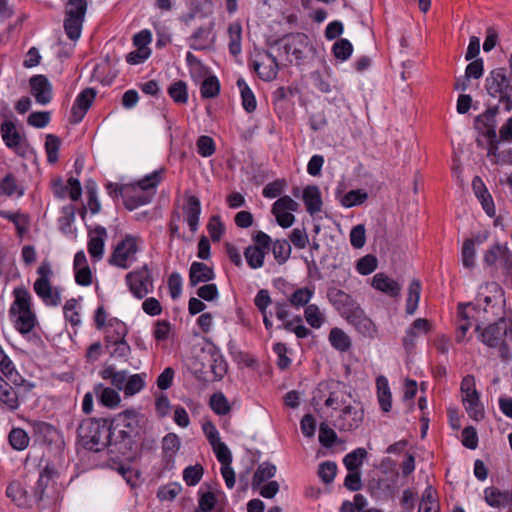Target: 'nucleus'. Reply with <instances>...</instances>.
<instances>
[{
  "mask_svg": "<svg viewBox=\"0 0 512 512\" xmlns=\"http://www.w3.org/2000/svg\"><path fill=\"white\" fill-rule=\"evenodd\" d=\"M203 476L201 465L188 466L183 471V479L188 486L197 485Z\"/></svg>",
  "mask_w": 512,
  "mask_h": 512,
  "instance_id": "64",
  "label": "nucleus"
},
{
  "mask_svg": "<svg viewBox=\"0 0 512 512\" xmlns=\"http://www.w3.org/2000/svg\"><path fill=\"white\" fill-rule=\"evenodd\" d=\"M88 0H68L65 6V15L85 17Z\"/></svg>",
  "mask_w": 512,
  "mask_h": 512,
  "instance_id": "63",
  "label": "nucleus"
},
{
  "mask_svg": "<svg viewBox=\"0 0 512 512\" xmlns=\"http://www.w3.org/2000/svg\"><path fill=\"white\" fill-rule=\"evenodd\" d=\"M180 446V439L175 433H168L162 440L163 453L167 458H173Z\"/></svg>",
  "mask_w": 512,
  "mask_h": 512,
  "instance_id": "56",
  "label": "nucleus"
},
{
  "mask_svg": "<svg viewBox=\"0 0 512 512\" xmlns=\"http://www.w3.org/2000/svg\"><path fill=\"white\" fill-rule=\"evenodd\" d=\"M0 401L9 410L14 411L19 407V400L13 387L0 376Z\"/></svg>",
  "mask_w": 512,
  "mask_h": 512,
  "instance_id": "37",
  "label": "nucleus"
},
{
  "mask_svg": "<svg viewBox=\"0 0 512 512\" xmlns=\"http://www.w3.org/2000/svg\"><path fill=\"white\" fill-rule=\"evenodd\" d=\"M110 356L117 360L127 362L131 354V347L126 340L114 341L105 344Z\"/></svg>",
  "mask_w": 512,
  "mask_h": 512,
  "instance_id": "45",
  "label": "nucleus"
},
{
  "mask_svg": "<svg viewBox=\"0 0 512 512\" xmlns=\"http://www.w3.org/2000/svg\"><path fill=\"white\" fill-rule=\"evenodd\" d=\"M73 270L75 282L80 286H89L92 284V272L88 264L87 257L83 250L78 251L74 256Z\"/></svg>",
  "mask_w": 512,
  "mask_h": 512,
  "instance_id": "22",
  "label": "nucleus"
},
{
  "mask_svg": "<svg viewBox=\"0 0 512 512\" xmlns=\"http://www.w3.org/2000/svg\"><path fill=\"white\" fill-rule=\"evenodd\" d=\"M53 482V471L45 468L39 475L35 486V497L38 500H42L46 494V490L49 488L51 483Z\"/></svg>",
  "mask_w": 512,
  "mask_h": 512,
  "instance_id": "53",
  "label": "nucleus"
},
{
  "mask_svg": "<svg viewBox=\"0 0 512 512\" xmlns=\"http://www.w3.org/2000/svg\"><path fill=\"white\" fill-rule=\"evenodd\" d=\"M309 44V38L304 33H292L285 36L279 42V49L283 50L287 61L299 62L304 58L305 51Z\"/></svg>",
  "mask_w": 512,
  "mask_h": 512,
  "instance_id": "11",
  "label": "nucleus"
},
{
  "mask_svg": "<svg viewBox=\"0 0 512 512\" xmlns=\"http://www.w3.org/2000/svg\"><path fill=\"white\" fill-rule=\"evenodd\" d=\"M162 173H163L162 169L156 170V171L152 172L151 174L146 175L145 177H143L136 183H134V185H136L138 188H140V190H142L144 192L153 193V195H154L155 188L162 181Z\"/></svg>",
  "mask_w": 512,
  "mask_h": 512,
  "instance_id": "50",
  "label": "nucleus"
},
{
  "mask_svg": "<svg viewBox=\"0 0 512 512\" xmlns=\"http://www.w3.org/2000/svg\"><path fill=\"white\" fill-rule=\"evenodd\" d=\"M276 474V466L264 462L260 464L257 468V470L254 473L253 479H252V487L258 488L260 487L264 482L274 477Z\"/></svg>",
  "mask_w": 512,
  "mask_h": 512,
  "instance_id": "46",
  "label": "nucleus"
},
{
  "mask_svg": "<svg viewBox=\"0 0 512 512\" xmlns=\"http://www.w3.org/2000/svg\"><path fill=\"white\" fill-rule=\"evenodd\" d=\"M99 374L102 379L109 380L111 385L120 391H123L129 376L126 370L117 371L112 365L104 367Z\"/></svg>",
  "mask_w": 512,
  "mask_h": 512,
  "instance_id": "35",
  "label": "nucleus"
},
{
  "mask_svg": "<svg viewBox=\"0 0 512 512\" xmlns=\"http://www.w3.org/2000/svg\"><path fill=\"white\" fill-rule=\"evenodd\" d=\"M421 294V283L419 280L414 279L411 281L408 287V296L406 300V313L413 315L419 304Z\"/></svg>",
  "mask_w": 512,
  "mask_h": 512,
  "instance_id": "44",
  "label": "nucleus"
},
{
  "mask_svg": "<svg viewBox=\"0 0 512 512\" xmlns=\"http://www.w3.org/2000/svg\"><path fill=\"white\" fill-rule=\"evenodd\" d=\"M353 52V46L347 39L341 38L337 40L332 46V53L334 57L340 61H346L350 58Z\"/></svg>",
  "mask_w": 512,
  "mask_h": 512,
  "instance_id": "55",
  "label": "nucleus"
},
{
  "mask_svg": "<svg viewBox=\"0 0 512 512\" xmlns=\"http://www.w3.org/2000/svg\"><path fill=\"white\" fill-rule=\"evenodd\" d=\"M141 244L142 240L140 237L131 234L125 235L116 244L109 258V263L121 269H128L136 262Z\"/></svg>",
  "mask_w": 512,
  "mask_h": 512,
  "instance_id": "5",
  "label": "nucleus"
},
{
  "mask_svg": "<svg viewBox=\"0 0 512 512\" xmlns=\"http://www.w3.org/2000/svg\"><path fill=\"white\" fill-rule=\"evenodd\" d=\"M315 290L313 287H302L296 289L290 296L289 302L295 308L306 307L313 298Z\"/></svg>",
  "mask_w": 512,
  "mask_h": 512,
  "instance_id": "42",
  "label": "nucleus"
},
{
  "mask_svg": "<svg viewBox=\"0 0 512 512\" xmlns=\"http://www.w3.org/2000/svg\"><path fill=\"white\" fill-rule=\"evenodd\" d=\"M477 302L475 304H459L458 305V319H457V331L456 340L463 342L466 339V334L472 326L471 318L476 322L478 316Z\"/></svg>",
  "mask_w": 512,
  "mask_h": 512,
  "instance_id": "12",
  "label": "nucleus"
},
{
  "mask_svg": "<svg viewBox=\"0 0 512 512\" xmlns=\"http://www.w3.org/2000/svg\"><path fill=\"white\" fill-rule=\"evenodd\" d=\"M59 148H60V139L53 134H48L46 136V141H45V150H46L48 162L55 163L58 160Z\"/></svg>",
  "mask_w": 512,
  "mask_h": 512,
  "instance_id": "62",
  "label": "nucleus"
},
{
  "mask_svg": "<svg viewBox=\"0 0 512 512\" xmlns=\"http://www.w3.org/2000/svg\"><path fill=\"white\" fill-rule=\"evenodd\" d=\"M146 373L129 375L123 389L125 396H133L141 392L146 386Z\"/></svg>",
  "mask_w": 512,
  "mask_h": 512,
  "instance_id": "47",
  "label": "nucleus"
},
{
  "mask_svg": "<svg viewBox=\"0 0 512 512\" xmlns=\"http://www.w3.org/2000/svg\"><path fill=\"white\" fill-rule=\"evenodd\" d=\"M431 329V324L427 319L418 318L407 329L403 338V346L406 350H411L415 346V339L423 334H427Z\"/></svg>",
  "mask_w": 512,
  "mask_h": 512,
  "instance_id": "25",
  "label": "nucleus"
},
{
  "mask_svg": "<svg viewBox=\"0 0 512 512\" xmlns=\"http://www.w3.org/2000/svg\"><path fill=\"white\" fill-rule=\"evenodd\" d=\"M304 318L314 329H319L325 322V315L316 304H310L305 307Z\"/></svg>",
  "mask_w": 512,
  "mask_h": 512,
  "instance_id": "51",
  "label": "nucleus"
},
{
  "mask_svg": "<svg viewBox=\"0 0 512 512\" xmlns=\"http://www.w3.org/2000/svg\"><path fill=\"white\" fill-rule=\"evenodd\" d=\"M272 252L277 262L282 264L290 257L291 246L286 240L278 239L272 245Z\"/></svg>",
  "mask_w": 512,
  "mask_h": 512,
  "instance_id": "61",
  "label": "nucleus"
},
{
  "mask_svg": "<svg viewBox=\"0 0 512 512\" xmlns=\"http://www.w3.org/2000/svg\"><path fill=\"white\" fill-rule=\"evenodd\" d=\"M31 94L36 102L47 105L52 99V85L44 75H34L29 80Z\"/></svg>",
  "mask_w": 512,
  "mask_h": 512,
  "instance_id": "18",
  "label": "nucleus"
},
{
  "mask_svg": "<svg viewBox=\"0 0 512 512\" xmlns=\"http://www.w3.org/2000/svg\"><path fill=\"white\" fill-rule=\"evenodd\" d=\"M167 92L177 104H185L188 101L187 84L182 80L173 82Z\"/></svg>",
  "mask_w": 512,
  "mask_h": 512,
  "instance_id": "52",
  "label": "nucleus"
},
{
  "mask_svg": "<svg viewBox=\"0 0 512 512\" xmlns=\"http://www.w3.org/2000/svg\"><path fill=\"white\" fill-rule=\"evenodd\" d=\"M120 195L124 199V205L128 210H134L139 206L148 204L153 193L144 192L140 190L136 185H124V189H120Z\"/></svg>",
  "mask_w": 512,
  "mask_h": 512,
  "instance_id": "16",
  "label": "nucleus"
},
{
  "mask_svg": "<svg viewBox=\"0 0 512 512\" xmlns=\"http://www.w3.org/2000/svg\"><path fill=\"white\" fill-rule=\"evenodd\" d=\"M0 133L8 148L20 156H25L27 151L26 142L21 138L12 121H4L0 126Z\"/></svg>",
  "mask_w": 512,
  "mask_h": 512,
  "instance_id": "14",
  "label": "nucleus"
},
{
  "mask_svg": "<svg viewBox=\"0 0 512 512\" xmlns=\"http://www.w3.org/2000/svg\"><path fill=\"white\" fill-rule=\"evenodd\" d=\"M368 195L363 190H351L341 198V205L345 208L361 205L366 201Z\"/></svg>",
  "mask_w": 512,
  "mask_h": 512,
  "instance_id": "58",
  "label": "nucleus"
},
{
  "mask_svg": "<svg viewBox=\"0 0 512 512\" xmlns=\"http://www.w3.org/2000/svg\"><path fill=\"white\" fill-rule=\"evenodd\" d=\"M483 263L492 271L501 270L503 275L512 278V252L506 244L496 243L483 255Z\"/></svg>",
  "mask_w": 512,
  "mask_h": 512,
  "instance_id": "7",
  "label": "nucleus"
},
{
  "mask_svg": "<svg viewBox=\"0 0 512 512\" xmlns=\"http://www.w3.org/2000/svg\"><path fill=\"white\" fill-rule=\"evenodd\" d=\"M183 214L191 233L194 234L198 230L201 214V203L197 196L185 194Z\"/></svg>",
  "mask_w": 512,
  "mask_h": 512,
  "instance_id": "17",
  "label": "nucleus"
},
{
  "mask_svg": "<svg viewBox=\"0 0 512 512\" xmlns=\"http://www.w3.org/2000/svg\"><path fill=\"white\" fill-rule=\"evenodd\" d=\"M487 93L504 102L505 110L512 109V83L503 68L492 70L485 79Z\"/></svg>",
  "mask_w": 512,
  "mask_h": 512,
  "instance_id": "6",
  "label": "nucleus"
},
{
  "mask_svg": "<svg viewBox=\"0 0 512 512\" xmlns=\"http://www.w3.org/2000/svg\"><path fill=\"white\" fill-rule=\"evenodd\" d=\"M366 456L367 451L364 448H356L344 457L343 464L348 471H359Z\"/></svg>",
  "mask_w": 512,
  "mask_h": 512,
  "instance_id": "48",
  "label": "nucleus"
},
{
  "mask_svg": "<svg viewBox=\"0 0 512 512\" xmlns=\"http://www.w3.org/2000/svg\"><path fill=\"white\" fill-rule=\"evenodd\" d=\"M504 304V292L498 283L487 282L479 287L475 331L489 347L505 348V340L512 341V320L505 318Z\"/></svg>",
  "mask_w": 512,
  "mask_h": 512,
  "instance_id": "1",
  "label": "nucleus"
},
{
  "mask_svg": "<svg viewBox=\"0 0 512 512\" xmlns=\"http://www.w3.org/2000/svg\"><path fill=\"white\" fill-rule=\"evenodd\" d=\"M228 365L224 356L216 349H209L204 353V362L201 373L209 381L221 380L227 373Z\"/></svg>",
  "mask_w": 512,
  "mask_h": 512,
  "instance_id": "10",
  "label": "nucleus"
},
{
  "mask_svg": "<svg viewBox=\"0 0 512 512\" xmlns=\"http://www.w3.org/2000/svg\"><path fill=\"white\" fill-rule=\"evenodd\" d=\"M111 428L98 420L82 421L77 429L79 443L87 450L99 452L111 444Z\"/></svg>",
  "mask_w": 512,
  "mask_h": 512,
  "instance_id": "3",
  "label": "nucleus"
},
{
  "mask_svg": "<svg viewBox=\"0 0 512 512\" xmlns=\"http://www.w3.org/2000/svg\"><path fill=\"white\" fill-rule=\"evenodd\" d=\"M327 298L343 318L352 312L355 307L359 306L351 295L335 287L328 289Z\"/></svg>",
  "mask_w": 512,
  "mask_h": 512,
  "instance_id": "15",
  "label": "nucleus"
},
{
  "mask_svg": "<svg viewBox=\"0 0 512 512\" xmlns=\"http://www.w3.org/2000/svg\"><path fill=\"white\" fill-rule=\"evenodd\" d=\"M38 278L33 284V289L36 295L47 306L56 307L61 304V289L59 287H52L51 277L53 275L51 263L48 260L41 262L37 268Z\"/></svg>",
  "mask_w": 512,
  "mask_h": 512,
  "instance_id": "4",
  "label": "nucleus"
},
{
  "mask_svg": "<svg viewBox=\"0 0 512 512\" xmlns=\"http://www.w3.org/2000/svg\"><path fill=\"white\" fill-rule=\"evenodd\" d=\"M376 385L379 405L382 411L389 412L392 408V395L387 378L384 376L377 377Z\"/></svg>",
  "mask_w": 512,
  "mask_h": 512,
  "instance_id": "36",
  "label": "nucleus"
},
{
  "mask_svg": "<svg viewBox=\"0 0 512 512\" xmlns=\"http://www.w3.org/2000/svg\"><path fill=\"white\" fill-rule=\"evenodd\" d=\"M96 97V91L93 88H86L81 91L72 106L71 114L74 123H79L91 107Z\"/></svg>",
  "mask_w": 512,
  "mask_h": 512,
  "instance_id": "19",
  "label": "nucleus"
},
{
  "mask_svg": "<svg viewBox=\"0 0 512 512\" xmlns=\"http://www.w3.org/2000/svg\"><path fill=\"white\" fill-rule=\"evenodd\" d=\"M229 35V52L237 56L241 53L242 27L238 22L231 23L228 27Z\"/></svg>",
  "mask_w": 512,
  "mask_h": 512,
  "instance_id": "43",
  "label": "nucleus"
},
{
  "mask_svg": "<svg viewBox=\"0 0 512 512\" xmlns=\"http://www.w3.org/2000/svg\"><path fill=\"white\" fill-rule=\"evenodd\" d=\"M201 96L203 98H214L220 92V83L216 76L207 77L200 88Z\"/></svg>",
  "mask_w": 512,
  "mask_h": 512,
  "instance_id": "60",
  "label": "nucleus"
},
{
  "mask_svg": "<svg viewBox=\"0 0 512 512\" xmlns=\"http://www.w3.org/2000/svg\"><path fill=\"white\" fill-rule=\"evenodd\" d=\"M303 201L306 210L310 215H314L321 211L322 199L321 193L317 186H307L303 190Z\"/></svg>",
  "mask_w": 512,
  "mask_h": 512,
  "instance_id": "31",
  "label": "nucleus"
},
{
  "mask_svg": "<svg viewBox=\"0 0 512 512\" xmlns=\"http://www.w3.org/2000/svg\"><path fill=\"white\" fill-rule=\"evenodd\" d=\"M498 114V107H490L483 114L479 115L476 118V123L478 125L482 124L485 128L483 133L489 139L490 142H498L497 141V133H496V115Z\"/></svg>",
  "mask_w": 512,
  "mask_h": 512,
  "instance_id": "27",
  "label": "nucleus"
},
{
  "mask_svg": "<svg viewBox=\"0 0 512 512\" xmlns=\"http://www.w3.org/2000/svg\"><path fill=\"white\" fill-rule=\"evenodd\" d=\"M486 503L494 508L508 506L512 501V496L508 491H501L495 487H487L484 490Z\"/></svg>",
  "mask_w": 512,
  "mask_h": 512,
  "instance_id": "32",
  "label": "nucleus"
},
{
  "mask_svg": "<svg viewBox=\"0 0 512 512\" xmlns=\"http://www.w3.org/2000/svg\"><path fill=\"white\" fill-rule=\"evenodd\" d=\"M215 277L211 267L202 262H193L189 269V284L194 287L199 283H207Z\"/></svg>",
  "mask_w": 512,
  "mask_h": 512,
  "instance_id": "28",
  "label": "nucleus"
},
{
  "mask_svg": "<svg viewBox=\"0 0 512 512\" xmlns=\"http://www.w3.org/2000/svg\"><path fill=\"white\" fill-rule=\"evenodd\" d=\"M0 217L9 220L15 225L16 231L20 237L27 233L29 229V217L21 212H10L1 210Z\"/></svg>",
  "mask_w": 512,
  "mask_h": 512,
  "instance_id": "39",
  "label": "nucleus"
},
{
  "mask_svg": "<svg viewBox=\"0 0 512 512\" xmlns=\"http://www.w3.org/2000/svg\"><path fill=\"white\" fill-rule=\"evenodd\" d=\"M364 419V411L359 403L347 405L334 416L333 426L341 432H351L360 427Z\"/></svg>",
  "mask_w": 512,
  "mask_h": 512,
  "instance_id": "9",
  "label": "nucleus"
},
{
  "mask_svg": "<svg viewBox=\"0 0 512 512\" xmlns=\"http://www.w3.org/2000/svg\"><path fill=\"white\" fill-rule=\"evenodd\" d=\"M129 291L137 299H143L154 290V280L147 265L129 272L125 277Z\"/></svg>",
  "mask_w": 512,
  "mask_h": 512,
  "instance_id": "8",
  "label": "nucleus"
},
{
  "mask_svg": "<svg viewBox=\"0 0 512 512\" xmlns=\"http://www.w3.org/2000/svg\"><path fill=\"white\" fill-rule=\"evenodd\" d=\"M237 86L240 90L242 106L244 110L248 113H252L256 110L257 101L254 93L246 83V81L242 78L237 80Z\"/></svg>",
  "mask_w": 512,
  "mask_h": 512,
  "instance_id": "41",
  "label": "nucleus"
},
{
  "mask_svg": "<svg viewBox=\"0 0 512 512\" xmlns=\"http://www.w3.org/2000/svg\"><path fill=\"white\" fill-rule=\"evenodd\" d=\"M371 285L374 289L389 297H399L401 294V285L382 272L376 273L373 276Z\"/></svg>",
  "mask_w": 512,
  "mask_h": 512,
  "instance_id": "24",
  "label": "nucleus"
},
{
  "mask_svg": "<svg viewBox=\"0 0 512 512\" xmlns=\"http://www.w3.org/2000/svg\"><path fill=\"white\" fill-rule=\"evenodd\" d=\"M488 157L492 162L500 165H511L512 164V149L498 151L497 142H490L488 148Z\"/></svg>",
  "mask_w": 512,
  "mask_h": 512,
  "instance_id": "49",
  "label": "nucleus"
},
{
  "mask_svg": "<svg viewBox=\"0 0 512 512\" xmlns=\"http://www.w3.org/2000/svg\"><path fill=\"white\" fill-rule=\"evenodd\" d=\"M254 70L263 81H272L277 77L279 66L277 59L267 52L261 61H255Z\"/></svg>",
  "mask_w": 512,
  "mask_h": 512,
  "instance_id": "23",
  "label": "nucleus"
},
{
  "mask_svg": "<svg viewBox=\"0 0 512 512\" xmlns=\"http://www.w3.org/2000/svg\"><path fill=\"white\" fill-rule=\"evenodd\" d=\"M472 188H473V191H474L477 199L480 201L484 211L489 216H494L495 206H494L492 196L490 195L489 191L487 190L483 180L479 176H475L473 178Z\"/></svg>",
  "mask_w": 512,
  "mask_h": 512,
  "instance_id": "26",
  "label": "nucleus"
},
{
  "mask_svg": "<svg viewBox=\"0 0 512 512\" xmlns=\"http://www.w3.org/2000/svg\"><path fill=\"white\" fill-rule=\"evenodd\" d=\"M328 339L331 346L340 352L348 351L352 345L349 335L338 327H334L330 330Z\"/></svg>",
  "mask_w": 512,
  "mask_h": 512,
  "instance_id": "38",
  "label": "nucleus"
},
{
  "mask_svg": "<svg viewBox=\"0 0 512 512\" xmlns=\"http://www.w3.org/2000/svg\"><path fill=\"white\" fill-rule=\"evenodd\" d=\"M354 403H356V400L352 398V394L347 386L341 382L335 384L330 391L329 397L325 400V405L335 410Z\"/></svg>",
  "mask_w": 512,
  "mask_h": 512,
  "instance_id": "20",
  "label": "nucleus"
},
{
  "mask_svg": "<svg viewBox=\"0 0 512 512\" xmlns=\"http://www.w3.org/2000/svg\"><path fill=\"white\" fill-rule=\"evenodd\" d=\"M462 402L472 419L479 421L484 418V408L480 402L478 392L462 395Z\"/></svg>",
  "mask_w": 512,
  "mask_h": 512,
  "instance_id": "34",
  "label": "nucleus"
},
{
  "mask_svg": "<svg viewBox=\"0 0 512 512\" xmlns=\"http://www.w3.org/2000/svg\"><path fill=\"white\" fill-rule=\"evenodd\" d=\"M244 256L250 268L258 269L263 266L266 255L259 251L257 247L249 245L244 251Z\"/></svg>",
  "mask_w": 512,
  "mask_h": 512,
  "instance_id": "57",
  "label": "nucleus"
},
{
  "mask_svg": "<svg viewBox=\"0 0 512 512\" xmlns=\"http://www.w3.org/2000/svg\"><path fill=\"white\" fill-rule=\"evenodd\" d=\"M211 29L200 27L189 38V47L193 50H206L213 45Z\"/></svg>",
  "mask_w": 512,
  "mask_h": 512,
  "instance_id": "33",
  "label": "nucleus"
},
{
  "mask_svg": "<svg viewBox=\"0 0 512 512\" xmlns=\"http://www.w3.org/2000/svg\"><path fill=\"white\" fill-rule=\"evenodd\" d=\"M14 300L9 308V317L14 328L22 335L30 333L37 324V317L32 309V296L24 286L15 287Z\"/></svg>",
  "mask_w": 512,
  "mask_h": 512,
  "instance_id": "2",
  "label": "nucleus"
},
{
  "mask_svg": "<svg viewBox=\"0 0 512 512\" xmlns=\"http://www.w3.org/2000/svg\"><path fill=\"white\" fill-rule=\"evenodd\" d=\"M0 371L2 374L16 387L19 386H27L28 389H32L34 387L33 384L26 381L19 372L15 369V366L9 356L4 352L2 346L0 345Z\"/></svg>",
  "mask_w": 512,
  "mask_h": 512,
  "instance_id": "21",
  "label": "nucleus"
},
{
  "mask_svg": "<svg viewBox=\"0 0 512 512\" xmlns=\"http://www.w3.org/2000/svg\"><path fill=\"white\" fill-rule=\"evenodd\" d=\"M84 19L85 17L65 15L64 30L70 40L77 41L80 38Z\"/></svg>",
  "mask_w": 512,
  "mask_h": 512,
  "instance_id": "40",
  "label": "nucleus"
},
{
  "mask_svg": "<svg viewBox=\"0 0 512 512\" xmlns=\"http://www.w3.org/2000/svg\"><path fill=\"white\" fill-rule=\"evenodd\" d=\"M29 440L27 433L21 428H13L8 435L10 445L13 449L18 451L27 448Z\"/></svg>",
  "mask_w": 512,
  "mask_h": 512,
  "instance_id": "54",
  "label": "nucleus"
},
{
  "mask_svg": "<svg viewBox=\"0 0 512 512\" xmlns=\"http://www.w3.org/2000/svg\"><path fill=\"white\" fill-rule=\"evenodd\" d=\"M108 233L105 227L96 225L88 230L87 249L93 261H100L104 256Z\"/></svg>",
  "mask_w": 512,
  "mask_h": 512,
  "instance_id": "13",
  "label": "nucleus"
},
{
  "mask_svg": "<svg viewBox=\"0 0 512 512\" xmlns=\"http://www.w3.org/2000/svg\"><path fill=\"white\" fill-rule=\"evenodd\" d=\"M94 393L100 404L107 408H115L121 401L117 390L105 387L102 383L94 385Z\"/></svg>",
  "mask_w": 512,
  "mask_h": 512,
  "instance_id": "30",
  "label": "nucleus"
},
{
  "mask_svg": "<svg viewBox=\"0 0 512 512\" xmlns=\"http://www.w3.org/2000/svg\"><path fill=\"white\" fill-rule=\"evenodd\" d=\"M104 332V342L106 344L114 341L125 340L128 334V328L123 321L117 318H111L108 320L107 325L104 328Z\"/></svg>",
  "mask_w": 512,
  "mask_h": 512,
  "instance_id": "29",
  "label": "nucleus"
},
{
  "mask_svg": "<svg viewBox=\"0 0 512 512\" xmlns=\"http://www.w3.org/2000/svg\"><path fill=\"white\" fill-rule=\"evenodd\" d=\"M0 193L6 196H22L23 190L19 188L15 177L11 174L6 175L0 182Z\"/></svg>",
  "mask_w": 512,
  "mask_h": 512,
  "instance_id": "59",
  "label": "nucleus"
}]
</instances>
